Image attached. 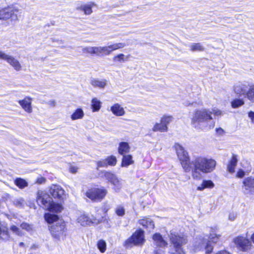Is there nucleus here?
Returning a JSON list of instances; mask_svg holds the SVG:
<instances>
[{"mask_svg":"<svg viewBox=\"0 0 254 254\" xmlns=\"http://www.w3.org/2000/svg\"><path fill=\"white\" fill-rule=\"evenodd\" d=\"M212 114L219 116L222 115V112L216 108L211 110L206 108L195 110L191 117V126L197 130H208L213 128L215 123L213 121Z\"/></svg>","mask_w":254,"mask_h":254,"instance_id":"obj_1","label":"nucleus"},{"mask_svg":"<svg viewBox=\"0 0 254 254\" xmlns=\"http://www.w3.org/2000/svg\"><path fill=\"white\" fill-rule=\"evenodd\" d=\"M191 176L194 180H199L201 173L207 174L213 172L216 168V161L204 156H197L191 161Z\"/></svg>","mask_w":254,"mask_h":254,"instance_id":"obj_2","label":"nucleus"},{"mask_svg":"<svg viewBox=\"0 0 254 254\" xmlns=\"http://www.w3.org/2000/svg\"><path fill=\"white\" fill-rule=\"evenodd\" d=\"M128 44L125 43H116L109 44L106 46L85 47L82 48L83 53L90 54L92 56L99 57L108 56L117 50L123 49Z\"/></svg>","mask_w":254,"mask_h":254,"instance_id":"obj_3","label":"nucleus"},{"mask_svg":"<svg viewBox=\"0 0 254 254\" xmlns=\"http://www.w3.org/2000/svg\"><path fill=\"white\" fill-rule=\"evenodd\" d=\"M45 220L49 224L55 223L50 228L53 237L57 240L64 238L65 236V225L61 219H59L58 215L46 213L44 215Z\"/></svg>","mask_w":254,"mask_h":254,"instance_id":"obj_4","label":"nucleus"},{"mask_svg":"<svg viewBox=\"0 0 254 254\" xmlns=\"http://www.w3.org/2000/svg\"><path fill=\"white\" fill-rule=\"evenodd\" d=\"M38 204L45 210L52 212H60L63 209L61 204L54 202L50 196L45 191L39 190L37 194Z\"/></svg>","mask_w":254,"mask_h":254,"instance_id":"obj_5","label":"nucleus"},{"mask_svg":"<svg viewBox=\"0 0 254 254\" xmlns=\"http://www.w3.org/2000/svg\"><path fill=\"white\" fill-rule=\"evenodd\" d=\"M216 228H211L209 234V240L204 238H199L196 242L195 246L196 250H200L205 249L206 253L209 254L212 252L213 250V246L212 243L215 244L219 240L220 235L215 233Z\"/></svg>","mask_w":254,"mask_h":254,"instance_id":"obj_6","label":"nucleus"},{"mask_svg":"<svg viewBox=\"0 0 254 254\" xmlns=\"http://www.w3.org/2000/svg\"><path fill=\"white\" fill-rule=\"evenodd\" d=\"M178 158L180 162L183 170L186 173H189L191 169V162L188 152L180 144L176 143L173 146Z\"/></svg>","mask_w":254,"mask_h":254,"instance_id":"obj_7","label":"nucleus"},{"mask_svg":"<svg viewBox=\"0 0 254 254\" xmlns=\"http://www.w3.org/2000/svg\"><path fill=\"white\" fill-rule=\"evenodd\" d=\"M18 8L13 5L3 7L0 9V20H9L11 23L14 22L18 20Z\"/></svg>","mask_w":254,"mask_h":254,"instance_id":"obj_8","label":"nucleus"},{"mask_svg":"<svg viewBox=\"0 0 254 254\" xmlns=\"http://www.w3.org/2000/svg\"><path fill=\"white\" fill-rule=\"evenodd\" d=\"M107 192V190L103 187L92 188L87 191L86 195L93 201H100L105 197Z\"/></svg>","mask_w":254,"mask_h":254,"instance_id":"obj_9","label":"nucleus"},{"mask_svg":"<svg viewBox=\"0 0 254 254\" xmlns=\"http://www.w3.org/2000/svg\"><path fill=\"white\" fill-rule=\"evenodd\" d=\"M242 192L247 196H254V177H246L242 181Z\"/></svg>","mask_w":254,"mask_h":254,"instance_id":"obj_10","label":"nucleus"},{"mask_svg":"<svg viewBox=\"0 0 254 254\" xmlns=\"http://www.w3.org/2000/svg\"><path fill=\"white\" fill-rule=\"evenodd\" d=\"M0 59L5 61L17 71H19L22 69V65L17 59L0 50Z\"/></svg>","mask_w":254,"mask_h":254,"instance_id":"obj_11","label":"nucleus"},{"mask_svg":"<svg viewBox=\"0 0 254 254\" xmlns=\"http://www.w3.org/2000/svg\"><path fill=\"white\" fill-rule=\"evenodd\" d=\"M104 176L113 186V189L116 192H119L123 187L122 181L111 172L105 171L104 172Z\"/></svg>","mask_w":254,"mask_h":254,"instance_id":"obj_12","label":"nucleus"},{"mask_svg":"<svg viewBox=\"0 0 254 254\" xmlns=\"http://www.w3.org/2000/svg\"><path fill=\"white\" fill-rule=\"evenodd\" d=\"M76 221L78 223L83 226L91 224H97L100 222L99 219H97L92 215L90 216L85 213L79 214Z\"/></svg>","mask_w":254,"mask_h":254,"instance_id":"obj_13","label":"nucleus"},{"mask_svg":"<svg viewBox=\"0 0 254 254\" xmlns=\"http://www.w3.org/2000/svg\"><path fill=\"white\" fill-rule=\"evenodd\" d=\"M144 241V231L141 230H138L136 231L131 237L126 241V246L127 247H130L131 245H140Z\"/></svg>","mask_w":254,"mask_h":254,"instance_id":"obj_14","label":"nucleus"},{"mask_svg":"<svg viewBox=\"0 0 254 254\" xmlns=\"http://www.w3.org/2000/svg\"><path fill=\"white\" fill-rule=\"evenodd\" d=\"M169 238L174 248L182 247V246L186 244L187 242L186 238L184 235L179 234L175 232H171Z\"/></svg>","mask_w":254,"mask_h":254,"instance_id":"obj_15","label":"nucleus"},{"mask_svg":"<svg viewBox=\"0 0 254 254\" xmlns=\"http://www.w3.org/2000/svg\"><path fill=\"white\" fill-rule=\"evenodd\" d=\"M251 84L246 82H239L236 83L234 86L235 93L240 96H244L248 99V93Z\"/></svg>","mask_w":254,"mask_h":254,"instance_id":"obj_16","label":"nucleus"},{"mask_svg":"<svg viewBox=\"0 0 254 254\" xmlns=\"http://www.w3.org/2000/svg\"><path fill=\"white\" fill-rule=\"evenodd\" d=\"M234 242L236 246L243 251L249 250L251 247V242L244 237H237L234 240Z\"/></svg>","mask_w":254,"mask_h":254,"instance_id":"obj_17","label":"nucleus"},{"mask_svg":"<svg viewBox=\"0 0 254 254\" xmlns=\"http://www.w3.org/2000/svg\"><path fill=\"white\" fill-rule=\"evenodd\" d=\"M49 192L55 198L63 200L65 197L64 190L59 185H52L50 187Z\"/></svg>","mask_w":254,"mask_h":254,"instance_id":"obj_18","label":"nucleus"},{"mask_svg":"<svg viewBox=\"0 0 254 254\" xmlns=\"http://www.w3.org/2000/svg\"><path fill=\"white\" fill-rule=\"evenodd\" d=\"M32 101V98L26 96L23 99L19 100L18 103L26 113L30 114L33 111Z\"/></svg>","mask_w":254,"mask_h":254,"instance_id":"obj_19","label":"nucleus"},{"mask_svg":"<svg viewBox=\"0 0 254 254\" xmlns=\"http://www.w3.org/2000/svg\"><path fill=\"white\" fill-rule=\"evenodd\" d=\"M139 224L149 231L153 230L154 228L153 221L149 217H143L139 219Z\"/></svg>","mask_w":254,"mask_h":254,"instance_id":"obj_20","label":"nucleus"},{"mask_svg":"<svg viewBox=\"0 0 254 254\" xmlns=\"http://www.w3.org/2000/svg\"><path fill=\"white\" fill-rule=\"evenodd\" d=\"M108 81L105 79L92 78L90 83L94 87L104 89L107 85Z\"/></svg>","mask_w":254,"mask_h":254,"instance_id":"obj_21","label":"nucleus"},{"mask_svg":"<svg viewBox=\"0 0 254 254\" xmlns=\"http://www.w3.org/2000/svg\"><path fill=\"white\" fill-rule=\"evenodd\" d=\"M111 111L112 113L117 116H123L126 112L124 108L119 104H115L111 107Z\"/></svg>","mask_w":254,"mask_h":254,"instance_id":"obj_22","label":"nucleus"},{"mask_svg":"<svg viewBox=\"0 0 254 254\" xmlns=\"http://www.w3.org/2000/svg\"><path fill=\"white\" fill-rule=\"evenodd\" d=\"M214 186L215 185L212 181L204 180L200 186L197 187V190L203 191L205 189H213Z\"/></svg>","mask_w":254,"mask_h":254,"instance_id":"obj_23","label":"nucleus"},{"mask_svg":"<svg viewBox=\"0 0 254 254\" xmlns=\"http://www.w3.org/2000/svg\"><path fill=\"white\" fill-rule=\"evenodd\" d=\"M237 163V156L235 154H233L232 157L227 166V170L229 173H233L235 172V169Z\"/></svg>","mask_w":254,"mask_h":254,"instance_id":"obj_24","label":"nucleus"},{"mask_svg":"<svg viewBox=\"0 0 254 254\" xmlns=\"http://www.w3.org/2000/svg\"><path fill=\"white\" fill-rule=\"evenodd\" d=\"M153 239L156 245L160 247H165L167 243L163 239L162 236L158 233H156L153 236Z\"/></svg>","mask_w":254,"mask_h":254,"instance_id":"obj_25","label":"nucleus"},{"mask_svg":"<svg viewBox=\"0 0 254 254\" xmlns=\"http://www.w3.org/2000/svg\"><path fill=\"white\" fill-rule=\"evenodd\" d=\"M84 116V113L81 108L76 109L70 116L72 121L82 119Z\"/></svg>","mask_w":254,"mask_h":254,"instance_id":"obj_26","label":"nucleus"},{"mask_svg":"<svg viewBox=\"0 0 254 254\" xmlns=\"http://www.w3.org/2000/svg\"><path fill=\"white\" fill-rule=\"evenodd\" d=\"M129 150V146L128 143L126 142H122L119 143L118 151L119 154L124 155L127 153Z\"/></svg>","mask_w":254,"mask_h":254,"instance_id":"obj_27","label":"nucleus"},{"mask_svg":"<svg viewBox=\"0 0 254 254\" xmlns=\"http://www.w3.org/2000/svg\"><path fill=\"white\" fill-rule=\"evenodd\" d=\"M189 47L192 52H202L205 50L204 47L200 43H192Z\"/></svg>","mask_w":254,"mask_h":254,"instance_id":"obj_28","label":"nucleus"},{"mask_svg":"<svg viewBox=\"0 0 254 254\" xmlns=\"http://www.w3.org/2000/svg\"><path fill=\"white\" fill-rule=\"evenodd\" d=\"M133 163V161L132 159V156L131 155H126L123 156L121 164L122 167H126Z\"/></svg>","mask_w":254,"mask_h":254,"instance_id":"obj_29","label":"nucleus"},{"mask_svg":"<svg viewBox=\"0 0 254 254\" xmlns=\"http://www.w3.org/2000/svg\"><path fill=\"white\" fill-rule=\"evenodd\" d=\"M152 130L154 132H166L168 130V127L164 126L161 122L160 123H156L153 126Z\"/></svg>","mask_w":254,"mask_h":254,"instance_id":"obj_30","label":"nucleus"},{"mask_svg":"<svg viewBox=\"0 0 254 254\" xmlns=\"http://www.w3.org/2000/svg\"><path fill=\"white\" fill-rule=\"evenodd\" d=\"M91 107L93 112L98 111L101 107V102L96 98H94L91 101Z\"/></svg>","mask_w":254,"mask_h":254,"instance_id":"obj_31","label":"nucleus"},{"mask_svg":"<svg viewBox=\"0 0 254 254\" xmlns=\"http://www.w3.org/2000/svg\"><path fill=\"white\" fill-rule=\"evenodd\" d=\"M129 56H126L123 54H120L114 57L113 61L116 62H125L127 61Z\"/></svg>","mask_w":254,"mask_h":254,"instance_id":"obj_32","label":"nucleus"},{"mask_svg":"<svg viewBox=\"0 0 254 254\" xmlns=\"http://www.w3.org/2000/svg\"><path fill=\"white\" fill-rule=\"evenodd\" d=\"M15 184L21 189H24L28 186V183L22 178H17L14 181Z\"/></svg>","mask_w":254,"mask_h":254,"instance_id":"obj_33","label":"nucleus"},{"mask_svg":"<svg viewBox=\"0 0 254 254\" xmlns=\"http://www.w3.org/2000/svg\"><path fill=\"white\" fill-rule=\"evenodd\" d=\"M91 4H86L80 6L79 9L84 11L85 14H90L92 12Z\"/></svg>","mask_w":254,"mask_h":254,"instance_id":"obj_34","label":"nucleus"},{"mask_svg":"<svg viewBox=\"0 0 254 254\" xmlns=\"http://www.w3.org/2000/svg\"><path fill=\"white\" fill-rule=\"evenodd\" d=\"M244 104L242 99H235L231 102V106L233 108H238Z\"/></svg>","mask_w":254,"mask_h":254,"instance_id":"obj_35","label":"nucleus"},{"mask_svg":"<svg viewBox=\"0 0 254 254\" xmlns=\"http://www.w3.org/2000/svg\"><path fill=\"white\" fill-rule=\"evenodd\" d=\"M115 213L118 216L123 217L125 214V209L124 206L117 205L115 208Z\"/></svg>","mask_w":254,"mask_h":254,"instance_id":"obj_36","label":"nucleus"},{"mask_svg":"<svg viewBox=\"0 0 254 254\" xmlns=\"http://www.w3.org/2000/svg\"><path fill=\"white\" fill-rule=\"evenodd\" d=\"M248 100L254 103V83L252 84L250 87V91L248 95Z\"/></svg>","mask_w":254,"mask_h":254,"instance_id":"obj_37","label":"nucleus"},{"mask_svg":"<svg viewBox=\"0 0 254 254\" xmlns=\"http://www.w3.org/2000/svg\"><path fill=\"white\" fill-rule=\"evenodd\" d=\"M13 203L16 206L20 208L23 207L25 204V200L22 198L15 199Z\"/></svg>","mask_w":254,"mask_h":254,"instance_id":"obj_38","label":"nucleus"},{"mask_svg":"<svg viewBox=\"0 0 254 254\" xmlns=\"http://www.w3.org/2000/svg\"><path fill=\"white\" fill-rule=\"evenodd\" d=\"M108 165L115 166L117 163V158L114 156H110L106 158Z\"/></svg>","mask_w":254,"mask_h":254,"instance_id":"obj_39","label":"nucleus"},{"mask_svg":"<svg viewBox=\"0 0 254 254\" xmlns=\"http://www.w3.org/2000/svg\"><path fill=\"white\" fill-rule=\"evenodd\" d=\"M97 247L101 252H105L106 250V242L103 240H100L97 243Z\"/></svg>","mask_w":254,"mask_h":254,"instance_id":"obj_40","label":"nucleus"},{"mask_svg":"<svg viewBox=\"0 0 254 254\" xmlns=\"http://www.w3.org/2000/svg\"><path fill=\"white\" fill-rule=\"evenodd\" d=\"M172 118L171 116H164L161 118V122L164 126L167 127V126L172 121Z\"/></svg>","mask_w":254,"mask_h":254,"instance_id":"obj_41","label":"nucleus"},{"mask_svg":"<svg viewBox=\"0 0 254 254\" xmlns=\"http://www.w3.org/2000/svg\"><path fill=\"white\" fill-rule=\"evenodd\" d=\"M0 238L3 240H7L9 238V235L7 230H1L0 233Z\"/></svg>","mask_w":254,"mask_h":254,"instance_id":"obj_42","label":"nucleus"},{"mask_svg":"<svg viewBox=\"0 0 254 254\" xmlns=\"http://www.w3.org/2000/svg\"><path fill=\"white\" fill-rule=\"evenodd\" d=\"M97 168L100 167H106L108 166L106 159L97 162Z\"/></svg>","mask_w":254,"mask_h":254,"instance_id":"obj_43","label":"nucleus"},{"mask_svg":"<svg viewBox=\"0 0 254 254\" xmlns=\"http://www.w3.org/2000/svg\"><path fill=\"white\" fill-rule=\"evenodd\" d=\"M20 227L22 229H25L27 231H30L32 229L31 226L26 223H22Z\"/></svg>","mask_w":254,"mask_h":254,"instance_id":"obj_44","label":"nucleus"},{"mask_svg":"<svg viewBox=\"0 0 254 254\" xmlns=\"http://www.w3.org/2000/svg\"><path fill=\"white\" fill-rule=\"evenodd\" d=\"M174 249L175 252L172 253L173 254H185L182 247L175 248Z\"/></svg>","mask_w":254,"mask_h":254,"instance_id":"obj_45","label":"nucleus"},{"mask_svg":"<svg viewBox=\"0 0 254 254\" xmlns=\"http://www.w3.org/2000/svg\"><path fill=\"white\" fill-rule=\"evenodd\" d=\"M237 215L236 213L231 212L229 214L228 219L231 221H234L237 218Z\"/></svg>","mask_w":254,"mask_h":254,"instance_id":"obj_46","label":"nucleus"},{"mask_svg":"<svg viewBox=\"0 0 254 254\" xmlns=\"http://www.w3.org/2000/svg\"><path fill=\"white\" fill-rule=\"evenodd\" d=\"M245 175V172L242 169H240L238 170L236 174V177L237 178H242L244 177Z\"/></svg>","mask_w":254,"mask_h":254,"instance_id":"obj_47","label":"nucleus"},{"mask_svg":"<svg viewBox=\"0 0 254 254\" xmlns=\"http://www.w3.org/2000/svg\"><path fill=\"white\" fill-rule=\"evenodd\" d=\"M10 230L14 233H16L17 235H20V231L19 228L16 226L13 225L11 226Z\"/></svg>","mask_w":254,"mask_h":254,"instance_id":"obj_48","label":"nucleus"},{"mask_svg":"<svg viewBox=\"0 0 254 254\" xmlns=\"http://www.w3.org/2000/svg\"><path fill=\"white\" fill-rule=\"evenodd\" d=\"M248 117L250 119L251 123L254 124V112H249L248 113Z\"/></svg>","mask_w":254,"mask_h":254,"instance_id":"obj_49","label":"nucleus"},{"mask_svg":"<svg viewBox=\"0 0 254 254\" xmlns=\"http://www.w3.org/2000/svg\"><path fill=\"white\" fill-rule=\"evenodd\" d=\"M45 179L43 177H40L36 180V183L39 184H41L45 182Z\"/></svg>","mask_w":254,"mask_h":254,"instance_id":"obj_50","label":"nucleus"},{"mask_svg":"<svg viewBox=\"0 0 254 254\" xmlns=\"http://www.w3.org/2000/svg\"><path fill=\"white\" fill-rule=\"evenodd\" d=\"M78 168L76 166H71L69 168V171L72 173H75L77 172Z\"/></svg>","mask_w":254,"mask_h":254,"instance_id":"obj_51","label":"nucleus"},{"mask_svg":"<svg viewBox=\"0 0 254 254\" xmlns=\"http://www.w3.org/2000/svg\"><path fill=\"white\" fill-rule=\"evenodd\" d=\"M216 131L219 134H222L223 132V130L221 128H217Z\"/></svg>","mask_w":254,"mask_h":254,"instance_id":"obj_52","label":"nucleus"},{"mask_svg":"<svg viewBox=\"0 0 254 254\" xmlns=\"http://www.w3.org/2000/svg\"><path fill=\"white\" fill-rule=\"evenodd\" d=\"M50 102L51 105H52L53 106H55L56 105V102L55 101L53 100L50 101Z\"/></svg>","mask_w":254,"mask_h":254,"instance_id":"obj_53","label":"nucleus"},{"mask_svg":"<svg viewBox=\"0 0 254 254\" xmlns=\"http://www.w3.org/2000/svg\"><path fill=\"white\" fill-rule=\"evenodd\" d=\"M251 239H252V241L253 242V243H254V233L252 235V236L251 237Z\"/></svg>","mask_w":254,"mask_h":254,"instance_id":"obj_54","label":"nucleus"},{"mask_svg":"<svg viewBox=\"0 0 254 254\" xmlns=\"http://www.w3.org/2000/svg\"><path fill=\"white\" fill-rule=\"evenodd\" d=\"M23 245H24V244L23 243H22V242L20 243V244H19L20 246H23Z\"/></svg>","mask_w":254,"mask_h":254,"instance_id":"obj_55","label":"nucleus"}]
</instances>
